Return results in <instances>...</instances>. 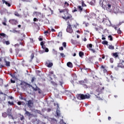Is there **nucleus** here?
I'll return each instance as SVG.
<instances>
[{"mask_svg":"<svg viewBox=\"0 0 124 124\" xmlns=\"http://www.w3.org/2000/svg\"><path fill=\"white\" fill-rule=\"evenodd\" d=\"M64 4L65 5H67V6H69V3H68L67 2H66V1H65V2H64Z\"/></svg>","mask_w":124,"mask_h":124,"instance_id":"60","label":"nucleus"},{"mask_svg":"<svg viewBox=\"0 0 124 124\" xmlns=\"http://www.w3.org/2000/svg\"><path fill=\"white\" fill-rule=\"evenodd\" d=\"M26 37V35L24 34H21L19 37V40L20 41H23L24 39H25V38Z\"/></svg>","mask_w":124,"mask_h":124,"instance_id":"14","label":"nucleus"},{"mask_svg":"<svg viewBox=\"0 0 124 124\" xmlns=\"http://www.w3.org/2000/svg\"><path fill=\"white\" fill-rule=\"evenodd\" d=\"M79 57H80V58H82V57H83V56H84V52H83L82 51H80L79 52Z\"/></svg>","mask_w":124,"mask_h":124,"instance_id":"34","label":"nucleus"},{"mask_svg":"<svg viewBox=\"0 0 124 124\" xmlns=\"http://www.w3.org/2000/svg\"><path fill=\"white\" fill-rule=\"evenodd\" d=\"M31 60H32L34 58V53H32L31 55Z\"/></svg>","mask_w":124,"mask_h":124,"instance_id":"41","label":"nucleus"},{"mask_svg":"<svg viewBox=\"0 0 124 124\" xmlns=\"http://www.w3.org/2000/svg\"><path fill=\"white\" fill-rule=\"evenodd\" d=\"M24 111H25V115L26 116H28L29 118L31 117V116L32 117H33L34 116L33 114L31 113V112L27 111L26 108H25Z\"/></svg>","mask_w":124,"mask_h":124,"instance_id":"8","label":"nucleus"},{"mask_svg":"<svg viewBox=\"0 0 124 124\" xmlns=\"http://www.w3.org/2000/svg\"><path fill=\"white\" fill-rule=\"evenodd\" d=\"M102 40H105V39H106V38H105V36L104 35H102Z\"/></svg>","mask_w":124,"mask_h":124,"instance_id":"49","label":"nucleus"},{"mask_svg":"<svg viewBox=\"0 0 124 124\" xmlns=\"http://www.w3.org/2000/svg\"><path fill=\"white\" fill-rule=\"evenodd\" d=\"M108 48L110 50H114V49H115V47H114V46H112V45H109L108 46Z\"/></svg>","mask_w":124,"mask_h":124,"instance_id":"28","label":"nucleus"},{"mask_svg":"<svg viewBox=\"0 0 124 124\" xmlns=\"http://www.w3.org/2000/svg\"><path fill=\"white\" fill-rule=\"evenodd\" d=\"M28 107H29V108L30 109H31V108H32V107H33V100H29L27 101V103H26Z\"/></svg>","mask_w":124,"mask_h":124,"instance_id":"3","label":"nucleus"},{"mask_svg":"<svg viewBox=\"0 0 124 124\" xmlns=\"http://www.w3.org/2000/svg\"><path fill=\"white\" fill-rule=\"evenodd\" d=\"M12 77V78H14V79H16L17 78L16 77V76H15V74H14L13 75V77Z\"/></svg>","mask_w":124,"mask_h":124,"instance_id":"54","label":"nucleus"},{"mask_svg":"<svg viewBox=\"0 0 124 124\" xmlns=\"http://www.w3.org/2000/svg\"><path fill=\"white\" fill-rule=\"evenodd\" d=\"M91 97V95L88 94H78V98L79 100H84V99H89Z\"/></svg>","mask_w":124,"mask_h":124,"instance_id":"1","label":"nucleus"},{"mask_svg":"<svg viewBox=\"0 0 124 124\" xmlns=\"http://www.w3.org/2000/svg\"><path fill=\"white\" fill-rule=\"evenodd\" d=\"M108 4V3L106 1V0H104L102 3V7H103L104 9H105L107 7Z\"/></svg>","mask_w":124,"mask_h":124,"instance_id":"9","label":"nucleus"},{"mask_svg":"<svg viewBox=\"0 0 124 124\" xmlns=\"http://www.w3.org/2000/svg\"><path fill=\"white\" fill-rule=\"evenodd\" d=\"M40 45L41 46H42V48H44V47H45V46H44V42H41Z\"/></svg>","mask_w":124,"mask_h":124,"instance_id":"36","label":"nucleus"},{"mask_svg":"<svg viewBox=\"0 0 124 124\" xmlns=\"http://www.w3.org/2000/svg\"><path fill=\"white\" fill-rule=\"evenodd\" d=\"M46 65L47 66V67H52V66H53V63L50 62V61H47L46 62Z\"/></svg>","mask_w":124,"mask_h":124,"instance_id":"11","label":"nucleus"},{"mask_svg":"<svg viewBox=\"0 0 124 124\" xmlns=\"http://www.w3.org/2000/svg\"><path fill=\"white\" fill-rule=\"evenodd\" d=\"M3 4L5 3L6 5H7L8 6L10 7L11 6V4H10L9 3H8L7 1H5V0H2Z\"/></svg>","mask_w":124,"mask_h":124,"instance_id":"19","label":"nucleus"},{"mask_svg":"<svg viewBox=\"0 0 124 124\" xmlns=\"http://www.w3.org/2000/svg\"><path fill=\"white\" fill-rule=\"evenodd\" d=\"M9 22L12 25H17L18 24V21L15 19H10Z\"/></svg>","mask_w":124,"mask_h":124,"instance_id":"7","label":"nucleus"},{"mask_svg":"<svg viewBox=\"0 0 124 124\" xmlns=\"http://www.w3.org/2000/svg\"><path fill=\"white\" fill-rule=\"evenodd\" d=\"M11 82L14 84L15 83V80H13V79H11Z\"/></svg>","mask_w":124,"mask_h":124,"instance_id":"61","label":"nucleus"},{"mask_svg":"<svg viewBox=\"0 0 124 124\" xmlns=\"http://www.w3.org/2000/svg\"><path fill=\"white\" fill-rule=\"evenodd\" d=\"M67 9H62V10H61V9H59L60 13H64V12H65L66 11Z\"/></svg>","mask_w":124,"mask_h":124,"instance_id":"31","label":"nucleus"},{"mask_svg":"<svg viewBox=\"0 0 124 124\" xmlns=\"http://www.w3.org/2000/svg\"><path fill=\"white\" fill-rule=\"evenodd\" d=\"M33 15H36V16H39L41 15V13L38 12H34L33 13Z\"/></svg>","mask_w":124,"mask_h":124,"instance_id":"22","label":"nucleus"},{"mask_svg":"<svg viewBox=\"0 0 124 124\" xmlns=\"http://www.w3.org/2000/svg\"><path fill=\"white\" fill-rule=\"evenodd\" d=\"M50 122L51 124H58V121L55 118H50Z\"/></svg>","mask_w":124,"mask_h":124,"instance_id":"10","label":"nucleus"},{"mask_svg":"<svg viewBox=\"0 0 124 124\" xmlns=\"http://www.w3.org/2000/svg\"><path fill=\"white\" fill-rule=\"evenodd\" d=\"M117 32H118V33H119V34H121V33H122V31H121L120 29H119L117 31Z\"/></svg>","mask_w":124,"mask_h":124,"instance_id":"56","label":"nucleus"},{"mask_svg":"<svg viewBox=\"0 0 124 124\" xmlns=\"http://www.w3.org/2000/svg\"><path fill=\"white\" fill-rule=\"evenodd\" d=\"M77 8L80 12H82L83 11V8H82L81 6H78Z\"/></svg>","mask_w":124,"mask_h":124,"instance_id":"25","label":"nucleus"},{"mask_svg":"<svg viewBox=\"0 0 124 124\" xmlns=\"http://www.w3.org/2000/svg\"><path fill=\"white\" fill-rule=\"evenodd\" d=\"M109 62H111V63H113V62H114V59L110 58L109 59Z\"/></svg>","mask_w":124,"mask_h":124,"instance_id":"42","label":"nucleus"},{"mask_svg":"<svg viewBox=\"0 0 124 124\" xmlns=\"http://www.w3.org/2000/svg\"><path fill=\"white\" fill-rule=\"evenodd\" d=\"M102 44H103V45H108V41L104 40L102 42Z\"/></svg>","mask_w":124,"mask_h":124,"instance_id":"27","label":"nucleus"},{"mask_svg":"<svg viewBox=\"0 0 124 124\" xmlns=\"http://www.w3.org/2000/svg\"><path fill=\"white\" fill-rule=\"evenodd\" d=\"M33 90L35 91V92H36V91H38L39 90V88L36 87L35 88H33Z\"/></svg>","mask_w":124,"mask_h":124,"instance_id":"44","label":"nucleus"},{"mask_svg":"<svg viewBox=\"0 0 124 124\" xmlns=\"http://www.w3.org/2000/svg\"><path fill=\"white\" fill-rule=\"evenodd\" d=\"M33 21L34 22H38V19L35 17L33 18Z\"/></svg>","mask_w":124,"mask_h":124,"instance_id":"52","label":"nucleus"},{"mask_svg":"<svg viewBox=\"0 0 124 124\" xmlns=\"http://www.w3.org/2000/svg\"><path fill=\"white\" fill-rule=\"evenodd\" d=\"M73 77L74 78V80H77V76H76V75H73Z\"/></svg>","mask_w":124,"mask_h":124,"instance_id":"39","label":"nucleus"},{"mask_svg":"<svg viewBox=\"0 0 124 124\" xmlns=\"http://www.w3.org/2000/svg\"><path fill=\"white\" fill-rule=\"evenodd\" d=\"M124 21H122L121 22H119V23L118 24V26H121V25H122V24H124Z\"/></svg>","mask_w":124,"mask_h":124,"instance_id":"58","label":"nucleus"},{"mask_svg":"<svg viewBox=\"0 0 124 124\" xmlns=\"http://www.w3.org/2000/svg\"><path fill=\"white\" fill-rule=\"evenodd\" d=\"M51 84H52V85H53V86H57L58 84L53 81H51Z\"/></svg>","mask_w":124,"mask_h":124,"instance_id":"38","label":"nucleus"},{"mask_svg":"<svg viewBox=\"0 0 124 124\" xmlns=\"http://www.w3.org/2000/svg\"><path fill=\"white\" fill-rule=\"evenodd\" d=\"M112 56L114 58H117L119 57V54H118V52H115L113 53Z\"/></svg>","mask_w":124,"mask_h":124,"instance_id":"23","label":"nucleus"},{"mask_svg":"<svg viewBox=\"0 0 124 124\" xmlns=\"http://www.w3.org/2000/svg\"><path fill=\"white\" fill-rule=\"evenodd\" d=\"M0 42H2L3 44H6V45H9L10 44V42L9 41H5V38H3L1 36H0Z\"/></svg>","mask_w":124,"mask_h":124,"instance_id":"4","label":"nucleus"},{"mask_svg":"<svg viewBox=\"0 0 124 124\" xmlns=\"http://www.w3.org/2000/svg\"><path fill=\"white\" fill-rule=\"evenodd\" d=\"M100 68L101 69H103V73H106V74H107V73H108V71H107V69L105 68V66L102 65L101 66Z\"/></svg>","mask_w":124,"mask_h":124,"instance_id":"13","label":"nucleus"},{"mask_svg":"<svg viewBox=\"0 0 124 124\" xmlns=\"http://www.w3.org/2000/svg\"><path fill=\"white\" fill-rule=\"evenodd\" d=\"M81 5H82V7H87V5L85 3V1H82Z\"/></svg>","mask_w":124,"mask_h":124,"instance_id":"32","label":"nucleus"},{"mask_svg":"<svg viewBox=\"0 0 124 124\" xmlns=\"http://www.w3.org/2000/svg\"><path fill=\"white\" fill-rule=\"evenodd\" d=\"M17 104L18 105H22V102H20V101L18 102Z\"/></svg>","mask_w":124,"mask_h":124,"instance_id":"62","label":"nucleus"},{"mask_svg":"<svg viewBox=\"0 0 124 124\" xmlns=\"http://www.w3.org/2000/svg\"><path fill=\"white\" fill-rule=\"evenodd\" d=\"M4 62H5L6 66H7L8 67H9V66H10V62L6 61V59H4Z\"/></svg>","mask_w":124,"mask_h":124,"instance_id":"17","label":"nucleus"},{"mask_svg":"<svg viewBox=\"0 0 124 124\" xmlns=\"http://www.w3.org/2000/svg\"><path fill=\"white\" fill-rule=\"evenodd\" d=\"M42 49H43V50H45V52H46V53H48V52H49V49H48V48L45 46L44 47V48H42Z\"/></svg>","mask_w":124,"mask_h":124,"instance_id":"29","label":"nucleus"},{"mask_svg":"<svg viewBox=\"0 0 124 124\" xmlns=\"http://www.w3.org/2000/svg\"><path fill=\"white\" fill-rule=\"evenodd\" d=\"M42 93V91H41V89H40V88H39V90H38V93Z\"/></svg>","mask_w":124,"mask_h":124,"instance_id":"59","label":"nucleus"},{"mask_svg":"<svg viewBox=\"0 0 124 124\" xmlns=\"http://www.w3.org/2000/svg\"><path fill=\"white\" fill-rule=\"evenodd\" d=\"M122 62L118 63V67H121V68H124V58L122 60Z\"/></svg>","mask_w":124,"mask_h":124,"instance_id":"12","label":"nucleus"},{"mask_svg":"<svg viewBox=\"0 0 124 124\" xmlns=\"http://www.w3.org/2000/svg\"><path fill=\"white\" fill-rule=\"evenodd\" d=\"M72 18V16H71L69 13H68V9H67L66 11L64 13V16H62V18L65 21L69 20Z\"/></svg>","mask_w":124,"mask_h":124,"instance_id":"2","label":"nucleus"},{"mask_svg":"<svg viewBox=\"0 0 124 124\" xmlns=\"http://www.w3.org/2000/svg\"><path fill=\"white\" fill-rule=\"evenodd\" d=\"M87 48L89 49L90 51H91L93 53H95V51L93 49H92L93 48V44H88L87 45Z\"/></svg>","mask_w":124,"mask_h":124,"instance_id":"6","label":"nucleus"},{"mask_svg":"<svg viewBox=\"0 0 124 124\" xmlns=\"http://www.w3.org/2000/svg\"><path fill=\"white\" fill-rule=\"evenodd\" d=\"M19 42V44H16L15 45V47H19V46H20V45L24 46L25 43L22 42Z\"/></svg>","mask_w":124,"mask_h":124,"instance_id":"15","label":"nucleus"},{"mask_svg":"<svg viewBox=\"0 0 124 124\" xmlns=\"http://www.w3.org/2000/svg\"><path fill=\"white\" fill-rule=\"evenodd\" d=\"M49 10L51 11V14H52L53 12H54V11H53L51 8H49Z\"/></svg>","mask_w":124,"mask_h":124,"instance_id":"64","label":"nucleus"},{"mask_svg":"<svg viewBox=\"0 0 124 124\" xmlns=\"http://www.w3.org/2000/svg\"><path fill=\"white\" fill-rule=\"evenodd\" d=\"M35 79V78H34V77L32 78V79L31 80V83H33L34 82Z\"/></svg>","mask_w":124,"mask_h":124,"instance_id":"46","label":"nucleus"},{"mask_svg":"<svg viewBox=\"0 0 124 124\" xmlns=\"http://www.w3.org/2000/svg\"><path fill=\"white\" fill-rule=\"evenodd\" d=\"M77 9L76 8V7H74V10L72 11V12L73 13H74V12H77Z\"/></svg>","mask_w":124,"mask_h":124,"instance_id":"47","label":"nucleus"},{"mask_svg":"<svg viewBox=\"0 0 124 124\" xmlns=\"http://www.w3.org/2000/svg\"><path fill=\"white\" fill-rule=\"evenodd\" d=\"M35 112H36L37 113H38V114H40V113H41V111H40V110H39L38 109H36L35 110Z\"/></svg>","mask_w":124,"mask_h":124,"instance_id":"48","label":"nucleus"},{"mask_svg":"<svg viewBox=\"0 0 124 124\" xmlns=\"http://www.w3.org/2000/svg\"><path fill=\"white\" fill-rule=\"evenodd\" d=\"M19 49L18 48L16 49V52L17 53V54H19Z\"/></svg>","mask_w":124,"mask_h":124,"instance_id":"57","label":"nucleus"},{"mask_svg":"<svg viewBox=\"0 0 124 124\" xmlns=\"http://www.w3.org/2000/svg\"><path fill=\"white\" fill-rule=\"evenodd\" d=\"M111 7L112 6H111V4L108 3V5H107L105 9H106V10H107L108 11H110V10H111Z\"/></svg>","mask_w":124,"mask_h":124,"instance_id":"16","label":"nucleus"},{"mask_svg":"<svg viewBox=\"0 0 124 124\" xmlns=\"http://www.w3.org/2000/svg\"><path fill=\"white\" fill-rule=\"evenodd\" d=\"M59 50L62 51L63 50V47L61 46L59 48Z\"/></svg>","mask_w":124,"mask_h":124,"instance_id":"63","label":"nucleus"},{"mask_svg":"<svg viewBox=\"0 0 124 124\" xmlns=\"http://www.w3.org/2000/svg\"><path fill=\"white\" fill-rule=\"evenodd\" d=\"M59 83H60V86H62V84H63V82L62 81V80L59 81Z\"/></svg>","mask_w":124,"mask_h":124,"instance_id":"51","label":"nucleus"},{"mask_svg":"<svg viewBox=\"0 0 124 124\" xmlns=\"http://www.w3.org/2000/svg\"><path fill=\"white\" fill-rule=\"evenodd\" d=\"M0 36H2V37H3L2 38H4V37H7V38H8V36H7L4 33H0Z\"/></svg>","mask_w":124,"mask_h":124,"instance_id":"21","label":"nucleus"},{"mask_svg":"<svg viewBox=\"0 0 124 124\" xmlns=\"http://www.w3.org/2000/svg\"><path fill=\"white\" fill-rule=\"evenodd\" d=\"M78 23H76L75 25H73V28H75L76 29L77 28V27H78Z\"/></svg>","mask_w":124,"mask_h":124,"instance_id":"43","label":"nucleus"},{"mask_svg":"<svg viewBox=\"0 0 124 124\" xmlns=\"http://www.w3.org/2000/svg\"><path fill=\"white\" fill-rule=\"evenodd\" d=\"M8 104H9L10 105H14V102H10V101H8Z\"/></svg>","mask_w":124,"mask_h":124,"instance_id":"40","label":"nucleus"},{"mask_svg":"<svg viewBox=\"0 0 124 124\" xmlns=\"http://www.w3.org/2000/svg\"><path fill=\"white\" fill-rule=\"evenodd\" d=\"M67 32H69V33H72L73 32V30H72V27L70 24H68L66 29Z\"/></svg>","mask_w":124,"mask_h":124,"instance_id":"5","label":"nucleus"},{"mask_svg":"<svg viewBox=\"0 0 124 124\" xmlns=\"http://www.w3.org/2000/svg\"><path fill=\"white\" fill-rule=\"evenodd\" d=\"M62 46H63V47H66V43L63 42L62 43Z\"/></svg>","mask_w":124,"mask_h":124,"instance_id":"55","label":"nucleus"},{"mask_svg":"<svg viewBox=\"0 0 124 124\" xmlns=\"http://www.w3.org/2000/svg\"><path fill=\"white\" fill-rule=\"evenodd\" d=\"M56 115L57 117H60V116H61V111L60 110L57 109L56 110Z\"/></svg>","mask_w":124,"mask_h":124,"instance_id":"26","label":"nucleus"},{"mask_svg":"<svg viewBox=\"0 0 124 124\" xmlns=\"http://www.w3.org/2000/svg\"><path fill=\"white\" fill-rule=\"evenodd\" d=\"M8 116L9 118H11L12 120H14V117H13V116H12V114L11 113H10V114H8Z\"/></svg>","mask_w":124,"mask_h":124,"instance_id":"37","label":"nucleus"},{"mask_svg":"<svg viewBox=\"0 0 124 124\" xmlns=\"http://www.w3.org/2000/svg\"><path fill=\"white\" fill-rule=\"evenodd\" d=\"M67 66L70 67V68H72L73 67V64L71 62H68L67 63Z\"/></svg>","mask_w":124,"mask_h":124,"instance_id":"18","label":"nucleus"},{"mask_svg":"<svg viewBox=\"0 0 124 124\" xmlns=\"http://www.w3.org/2000/svg\"><path fill=\"white\" fill-rule=\"evenodd\" d=\"M60 55L62 58H64L65 57V55L63 53H61Z\"/></svg>","mask_w":124,"mask_h":124,"instance_id":"53","label":"nucleus"},{"mask_svg":"<svg viewBox=\"0 0 124 124\" xmlns=\"http://www.w3.org/2000/svg\"><path fill=\"white\" fill-rule=\"evenodd\" d=\"M15 16H17V17H19V16H20V15H19V13H18V12L15 13Z\"/></svg>","mask_w":124,"mask_h":124,"instance_id":"45","label":"nucleus"},{"mask_svg":"<svg viewBox=\"0 0 124 124\" xmlns=\"http://www.w3.org/2000/svg\"><path fill=\"white\" fill-rule=\"evenodd\" d=\"M2 116L3 118H6L8 116V114L6 112H3L2 113Z\"/></svg>","mask_w":124,"mask_h":124,"instance_id":"24","label":"nucleus"},{"mask_svg":"<svg viewBox=\"0 0 124 124\" xmlns=\"http://www.w3.org/2000/svg\"><path fill=\"white\" fill-rule=\"evenodd\" d=\"M108 40H110V41H113V37L112 35H109L108 36Z\"/></svg>","mask_w":124,"mask_h":124,"instance_id":"30","label":"nucleus"},{"mask_svg":"<svg viewBox=\"0 0 124 124\" xmlns=\"http://www.w3.org/2000/svg\"><path fill=\"white\" fill-rule=\"evenodd\" d=\"M88 80L87 79H84V80H80L78 81V83L80 84V85H83L85 82H87Z\"/></svg>","mask_w":124,"mask_h":124,"instance_id":"20","label":"nucleus"},{"mask_svg":"<svg viewBox=\"0 0 124 124\" xmlns=\"http://www.w3.org/2000/svg\"><path fill=\"white\" fill-rule=\"evenodd\" d=\"M24 84H26V85H30V84L29 83H26V82H21V83H20L21 86L24 85Z\"/></svg>","mask_w":124,"mask_h":124,"instance_id":"50","label":"nucleus"},{"mask_svg":"<svg viewBox=\"0 0 124 124\" xmlns=\"http://www.w3.org/2000/svg\"><path fill=\"white\" fill-rule=\"evenodd\" d=\"M20 121H24L25 117H24V115L22 114H20Z\"/></svg>","mask_w":124,"mask_h":124,"instance_id":"35","label":"nucleus"},{"mask_svg":"<svg viewBox=\"0 0 124 124\" xmlns=\"http://www.w3.org/2000/svg\"><path fill=\"white\" fill-rule=\"evenodd\" d=\"M11 111H12V109H10V108H8L7 109V114H8V115L11 114Z\"/></svg>","mask_w":124,"mask_h":124,"instance_id":"33","label":"nucleus"}]
</instances>
